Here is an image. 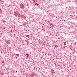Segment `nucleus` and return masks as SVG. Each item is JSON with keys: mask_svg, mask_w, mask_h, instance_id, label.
Returning a JSON list of instances; mask_svg holds the SVG:
<instances>
[{"mask_svg": "<svg viewBox=\"0 0 77 77\" xmlns=\"http://www.w3.org/2000/svg\"><path fill=\"white\" fill-rule=\"evenodd\" d=\"M64 45H65V44H66V42L64 43Z\"/></svg>", "mask_w": 77, "mask_h": 77, "instance_id": "obj_1", "label": "nucleus"}, {"mask_svg": "<svg viewBox=\"0 0 77 77\" xmlns=\"http://www.w3.org/2000/svg\"><path fill=\"white\" fill-rule=\"evenodd\" d=\"M55 47H57V45H55Z\"/></svg>", "mask_w": 77, "mask_h": 77, "instance_id": "obj_2", "label": "nucleus"}, {"mask_svg": "<svg viewBox=\"0 0 77 77\" xmlns=\"http://www.w3.org/2000/svg\"><path fill=\"white\" fill-rule=\"evenodd\" d=\"M26 55H27V56H29V54H27Z\"/></svg>", "mask_w": 77, "mask_h": 77, "instance_id": "obj_3", "label": "nucleus"}]
</instances>
